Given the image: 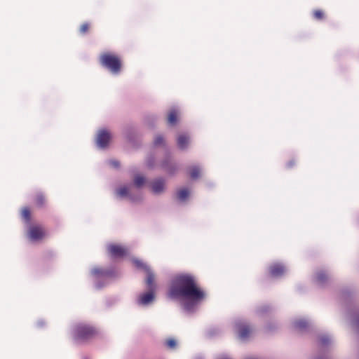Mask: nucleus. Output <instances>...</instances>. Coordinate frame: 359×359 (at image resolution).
<instances>
[{
    "label": "nucleus",
    "mask_w": 359,
    "mask_h": 359,
    "mask_svg": "<svg viewBox=\"0 0 359 359\" xmlns=\"http://www.w3.org/2000/svg\"><path fill=\"white\" fill-rule=\"evenodd\" d=\"M30 240L36 241L43 239L46 236L44 229L39 225L30 226L27 231Z\"/></svg>",
    "instance_id": "39448f33"
},
{
    "label": "nucleus",
    "mask_w": 359,
    "mask_h": 359,
    "mask_svg": "<svg viewBox=\"0 0 359 359\" xmlns=\"http://www.w3.org/2000/svg\"><path fill=\"white\" fill-rule=\"evenodd\" d=\"M90 29V24L88 22L83 23L79 28V32L81 34H86Z\"/></svg>",
    "instance_id": "412c9836"
},
{
    "label": "nucleus",
    "mask_w": 359,
    "mask_h": 359,
    "mask_svg": "<svg viewBox=\"0 0 359 359\" xmlns=\"http://www.w3.org/2000/svg\"><path fill=\"white\" fill-rule=\"evenodd\" d=\"M149 292H145L140 296L139 302L141 304L147 305L152 302L154 299V290H156V284L154 283V288L151 290L148 287Z\"/></svg>",
    "instance_id": "6e6552de"
},
{
    "label": "nucleus",
    "mask_w": 359,
    "mask_h": 359,
    "mask_svg": "<svg viewBox=\"0 0 359 359\" xmlns=\"http://www.w3.org/2000/svg\"><path fill=\"white\" fill-rule=\"evenodd\" d=\"M238 330L239 337L243 339L247 338L252 332L251 328L245 324H239L238 325Z\"/></svg>",
    "instance_id": "9b49d317"
},
{
    "label": "nucleus",
    "mask_w": 359,
    "mask_h": 359,
    "mask_svg": "<svg viewBox=\"0 0 359 359\" xmlns=\"http://www.w3.org/2000/svg\"><path fill=\"white\" fill-rule=\"evenodd\" d=\"M168 297L182 302L184 309L190 311L205 299L206 293L200 287L194 276L182 273L172 280Z\"/></svg>",
    "instance_id": "f257e3e1"
},
{
    "label": "nucleus",
    "mask_w": 359,
    "mask_h": 359,
    "mask_svg": "<svg viewBox=\"0 0 359 359\" xmlns=\"http://www.w3.org/2000/svg\"><path fill=\"white\" fill-rule=\"evenodd\" d=\"M285 272V268L283 265L275 264L270 266L269 273L273 277H278L282 276Z\"/></svg>",
    "instance_id": "1a4fd4ad"
},
{
    "label": "nucleus",
    "mask_w": 359,
    "mask_h": 359,
    "mask_svg": "<svg viewBox=\"0 0 359 359\" xmlns=\"http://www.w3.org/2000/svg\"><path fill=\"white\" fill-rule=\"evenodd\" d=\"M128 188L126 187H120L118 190H117V194L121 197H123V196H127L128 194Z\"/></svg>",
    "instance_id": "4be33fe9"
},
{
    "label": "nucleus",
    "mask_w": 359,
    "mask_h": 359,
    "mask_svg": "<svg viewBox=\"0 0 359 359\" xmlns=\"http://www.w3.org/2000/svg\"><path fill=\"white\" fill-rule=\"evenodd\" d=\"M189 195V191L187 189H181L177 191V198L180 201L186 200Z\"/></svg>",
    "instance_id": "f3484780"
},
{
    "label": "nucleus",
    "mask_w": 359,
    "mask_h": 359,
    "mask_svg": "<svg viewBox=\"0 0 359 359\" xmlns=\"http://www.w3.org/2000/svg\"><path fill=\"white\" fill-rule=\"evenodd\" d=\"M295 164V161L294 160H292V161H290L287 164V168H291Z\"/></svg>",
    "instance_id": "bb28decb"
},
{
    "label": "nucleus",
    "mask_w": 359,
    "mask_h": 359,
    "mask_svg": "<svg viewBox=\"0 0 359 359\" xmlns=\"http://www.w3.org/2000/svg\"><path fill=\"white\" fill-rule=\"evenodd\" d=\"M201 170L198 166H192L189 168L191 178L195 180L200 177Z\"/></svg>",
    "instance_id": "dca6fc26"
},
{
    "label": "nucleus",
    "mask_w": 359,
    "mask_h": 359,
    "mask_svg": "<svg viewBox=\"0 0 359 359\" xmlns=\"http://www.w3.org/2000/svg\"><path fill=\"white\" fill-rule=\"evenodd\" d=\"M327 279V276L325 273L320 272L317 275V280L319 283H323Z\"/></svg>",
    "instance_id": "b1692460"
},
{
    "label": "nucleus",
    "mask_w": 359,
    "mask_h": 359,
    "mask_svg": "<svg viewBox=\"0 0 359 359\" xmlns=\"http://www.w3.org/2000/svg\"><path fill=\"white\" fill-rule=\"evenodd\" d=\"M177 142V146L181 149H184L187 147V146L189 143V137L184 134H182L178 136Z\"/></svg>",
    "instance_id": "f8f14e48"
},
{
    "label": "nucleus",
    "mask_w": 359,
    "mask_h": 359,
    "mask_svg": "<svg viewBox=\"0 0 359 359\" xmlns=\"http://www.w3.org/2000/svg\"><path fill=\"white\" fill-rule=\"evenodd\" d=\"M308 326V323L305 320H298L294 322V327L298 330H303Z\"/></svg>",
    "instance_id": "aec40b11"
},
{
    "label": "nucleus",
    "mask_w": 359,
    "mask_h": 359,
    "mask_svg": "<svg viewBox=\"0 0 359 359\" xmlns=\"http://www.w3.org/2000/svg\"><path fill=\"white\" fill-rule=\"evenodd\" d=\"M96 334V330L87 325H79L75 328V338L79 341L88 340Z\"/></svg>",
    "instance_id": "7ed1b4c3"
},
{
    "label": "nucleus",
    "mask_w": 359,
    "mask_h": 359,
    "mask_svg": "<svg viewBox=\"0 0 359 359\" xmlns=\"http://www.w3.org/2000/svg\"><path fill=\"white\" fill-rule=\"evenodd\" d=\"M101 65L107 68L114 74H118L122 69V60L121 57L115 53L106 52L100 56Z\"/></svg>",
    "instance_id": "f03ea898"
},
{
    "label": "nucleus",
    "mask_w": 359,
    "mask_h": 359,
    "mask_svg": "<svg viewBox=\"0 0 359 359\" xmlns=\"http://www.w3.org/2000/svg\"><path fill=\"white\" fill-rule=\"evenodd\" d=\"M111 164L112 165H114V167H118L119 166V163L118 161H111Z\"/></svg>",
    "instance_id": "cd10ccee"
},
{
    "label": "nucleus",
    "mask_w": 359,
    "mask_h": 359,
    "mask_svg": "<svg viewBox=\"0 0 359 359\" xmlns=\"http://www.w3.org/2000/svg\"><path fill=\"white\" fill-rule=\"evenodd\" d=\"M100 273V270H98V269H95V270H94V273H95V274H98V273Z\"/></svg>",
    "instance_id": "c85d7f7f"
},
{
    "label": "nucleus",
    "mask_w": 359,
    "mask_h": 359,
    "mask_svg": "<svg viewBox=\"0 0 359 359\" xmlns=\"http://www.w3.org/2000/svg\"><path fill=\"white\" fill-rule=\"evenodd\" d=\"M107 251L110 256L114 258L123 257L127 253V250L124 247L116 244L109 245Z\"/></svg>",
    "instance_id": "423d86ee"
},
{
    "label": "nucleus",
    "mask_w": 359,
    "mask_h": 359,
    "mask_svg": "<svg viewBox=\"0 0 359 359\" xmlns=\"http://www.w3.org/2000/svg\"><path fill=\"white\" fill-rule=\"evenodd\" d=\"M34 203L36 207L43 208L46 204V199L43 194L39 193L35 196Z\"/></svg>",
    "instance_id": "ddd939ff"
},
{
    "label": "nucleus",
    "mask_w": 359,
    "mask_h": 359,
    "mask_svg": "<svg viewBox=\"0 0 359 359\" xmlns=\"http://www.w3.org/2000/svg\"><path fill=\"white\" fill-rule=\"evenodd\" d=\"M178 114L176 110H172L170 111L168 116V123L170 125H175L177 121Z\"/></svg>",
    "instance_id": "4468645a"
},
{
    "label": "nucleus",
    "mask_w": 359,
    "mask_h": 359,
    "mask_svg": "<svg viewBox=\"0 0 359 359\" xmlns=\"http://www.w3.org/2000/svg\"><path fill=\"white\" fill-rule=\"evenodd\" d=\"M329 339L327 337H323L320 339V342L322 344H325L328 342Z\"/></svg>",
    "instance_id": "a878e982"
},
{
    "label": "nucleus",
    "mask_w": 359,
    "mask_h": 359,
    "mask_svg": "<svg viewBox=\"0 0 359 359\" xmlns=\"http://www.w3.org/2000/svg\"><path fill=\"white\" fill-rule=\"evenodd\" d=\"M111 139L110 133L106 130H100L97 137V144L100 148L107 147Z\"/></svg>",
    "instance_id": "0eeeda50"
},
{
    "label": "nucleus",
    "mask_w": 359,
    "mask_h": 359,
    "mask_svg": "<svg viewBox=\"0 0 359 359\" xmlns=\"http://www.w3.org/2000/svg\"><path fill=\"white\" fill-rule=\"evenodd\" d=\"M165 189V182L162 179L155 180L151 184V189L154 194H160Z\"/></svg>",
    "instance_id": "9d476101"
},
{
    "label": "nucleus",
    "mask_w": 359,
    "mask_h": 359,
    "mask_svg": "<svg viewBox=\"0 0 359 359\" xmlns=\"http://www.w3.org/2000/svg\"><path fill=\"white\" fill-rule=\"evenodd\" d=\"M144 182L145 178L142 175H137L134 177V184L137 187H142L144 184Z\"/></svg>",
    "instance_id": "6ab92c4d"
},
{
    "label": "nucleus",
    "mask_w": 359,
    "mask_h": 359,
    "mask_svg": "<svg viewBox=\"0 0 359 359\" xmlns=\"http://www.w3.org/2000/svg\"><path fill=\"white\" fill-rule=\"evenodd\" d=\"M166 346L170 348H174L176 346V341L173 339H169L165 341Z\"/></svg>",
    "instance_id": "5701e85b"
},
{
    "label": "nucleus",
    "mask_w": 359,
    "mask_h": 359,
    "mask_svg": "<svg viewBox=\"0 0 359 359\" xmlns=\"http://www.w3.org/2000/svg\"><path fill=\"white\" fill-rule=\"evenodd\" d=\"M313 16L317 20H322L325 19V13L321 9H316L313 11Z\"/></svg>",
    "instance_id": "a211bd4d"
},
{
    "label": "nucleus",
    "mask_w": 359,
    "mask_h": 359,
    "mask_svg": "<svg viewBox=\"0 0 359 359\" xmlns=\"http://www.w3.org/2000/svg\"><path fill=\"white\" fill-rule=\"evenodd\" d=\"M163 142V138L161 135L156 136L154 140V144L156 146L161 145Z\"/></svg>",
    "instance_id": "393cba45"
},
{
    "label": "nucleus",
    "mask_w": 359,
    "mask_h": 359,
    "mask_svg": "<svg viewBox=\"0 0 359 359\" xmlns=\"http://www.w3.org/2000/svg\"><path fill=\"white\" fill-rule=\"evenodd\" d=\"M21 217L26 223H29L31 221V211L29 208L25 207L22 209Z\"/></svg>",
    "instance_id": "2eb2a0df"
},
{
    "label": "nucleus",
    "mask_w": 359,
    "mask_h": 359,
    "mask_svg": "<svg viewBox=\"0 0 359 359\" xmlns=\"http://www.w3.org/2000/svg\"><path fill=\"white\" fill-rule=\"evenodd\" d=\"M133 264H135V266L137 268L143 269L145 271V272L147 273V278H146L147 286L149 289L153 290L154 288V280H155V276L153 273V272L147 266V264H145L141 260L134 259Z\"/></svg>",
    "instance_id": "20e7f679"
}]
</instances>
